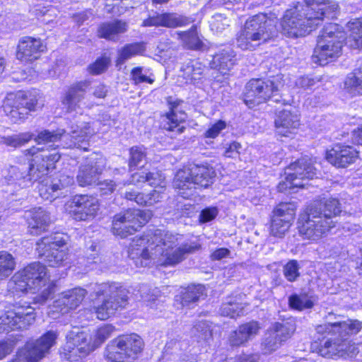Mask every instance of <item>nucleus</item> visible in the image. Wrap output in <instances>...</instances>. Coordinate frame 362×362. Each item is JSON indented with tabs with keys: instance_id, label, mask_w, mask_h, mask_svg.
I'll use <instances>...</instances> for the list:
<instances>
[{
	"instance_id": "obj_53",
	"label": "nucleus",
	"mask_w": 362,
	"mask_h": 362,
	"mask_svg": "<svg viewBox=\"0 0 362 362\" xmlns=\"http://www.w3.org/2000/svg\"><path fill=\"white\" fill-rule=\"evenodd\" d=\"M130 158L129 165L130 169L133 167L139 165L141 161L146 158L145 149L143 146H133L129 151Z\"/></svg>"
},
{
	"instance_id": "obj_15",
	"label": "nucleus",
	"mask_w": 362,
	"mask_h": 362,
	"mask_svg": "<svg viewBox=\"0 0 362 362\" xmlns=\"http://www.w3.org/2000/svg\"><path fill=\"white\" fill-rule=\"evenodd\" d=\"M35 289L41 290L40 293L35 298L39 303H45L54 292V284L50 281L47 267L40 262H33L23 269Z\"/></svg>"
},
{
	"instance_id": "obj_55",
	"label": "nucleus",
	"mask_w": 362,
	"mask_h": 362,
	"mask_svg": "<svg viewBox=\"0 0 362 362\" xmlns=\"http://www.w3.org/2000/svg\"><path fill=\"white\" fill-rule=\"evenodd\" d=\"M240 329L247 341L252 340L257 336L260 329L259 324L256 321H251L240 325Z\"/></svg>"
},
{
	"instance_id": "obj_10",
	"label": "nucleus",
	"mask_w": 362,
	"mask_h": 362,
	"mask_svg": "<svg viewBox=\"0 0 362 362\" xmlns=\"http://www.w3.org/2000/svg\"><path fill=\"white\" fill-rule=\"evenodd\" d=\"M310 158H302L290 165L285 172V180L279 182L277 188L281 192H295L303 188L308 180L317 177V169Z\"/></svg>"
},
{
	"instance_id": "obj_48",
	"label": "nucleus",
	"mask_w": 362,
	"mask_h": 362,
	"mask_svg": "<svg viewBox=\"0 0 362 362\" xmlns=\"http://www.w3.org/2000/svg\"><path fill=\"white\" fill-rule=\"evenodd\" d=\"M204 288L202 285L189 286L182 296V304L188 306L191 303L197 301L203 295Z\"/></svg>"
},
{
	"instance_id": "obj_24",
	"label": "nucleus",
	"mask_w": 362,
	"mask_h": 362,
	"mask_svg": "<svg viewBox=\"0 0 362 362\" xmlns=\"http://www.w3.org/2000/svg\"><path fill=\"white\" fill-rule=\"evenodd\" d=\"M86 295V290L80 287L64 291L54 301L53 307L57 312L67 313L76 309Z\"/></svg>"
},
{
	"instance_id": "obj_59",
	"label": "nucleus",
	"mask_w": 362,
	"mask_h": 362,
	"mask_svg": "<svg viewBox=\"0 0 362 362\" xmlns=\"http://www.w3.org/2000/svg\"><path fill=\"white\" fill-rule=\"evenodd\" d=\"M230 21L224 16L216 13L211 18L210 26L212 30L221 32L229 25Z\"/></svg>"
},
{
	"instance_id": "obj_61",
	"label": "nucleus",
	"mask_w": 362,
	"mask_h": 362,
	"mask_svg": "<svg viewBox=\"0 0 362 362\" xmlns=\"http://www.w3.org/2000/svg\"><path fill=\"white\" fill-rule=\"evenodd\" d=\"M147 182L156 189H163L165 187V177L158 171L148 173Z\"/></svg>"
},
{
	"instance_id": "obj_25",
	"label": "nucleus",
	"mask_w": 362,
	"mask_h": 362,
	"mask_svg": "<svg viewBox=\"0 0 362 362\" xmlns=\"http://www.w3.org/2000/svg\"><path fill=\"white\" fill-rule=\"evenodd\" d=\"M63 136L66 137L67 136L65 135V131L62 129H58L54 131L47 129L42 130L39 132L37 135L33 139L38 144H43L47 145V149L45 150L41 148L33 146L29 149L25 150L24 154L25 156H34L40 151H42V154H44V151L48 154L57 152L55 148H54V143L61 140Z\"/></svg>"
},
{
	"instance_id": "obj_33",
	"label": "nucleus",
	"mask_w": 362,
	"mask_h": 362,
	"mask_svg": "<svg viewBox=\"0 0 362 362\" xmlns=\"http://www.w3.org/2000/svg\"><path fill=\"white\" fill-rule=\"evenodd\" d=\"M127 24L122 21L104 23L99 26L98 35L100 37L116 42L119 35L127 30Z\"/></svg>"
},
{
	"instance_id": "obj_64",
	"label": "nucleus",
	"mask_w": 362,
	"mask_h": 362,
	"mask_svg": "<svg viewBox=\"0 0 362 362\" xmlns=\"http://www.w3.org/2000/svg\"><path fill=\"white\" fill-rule=\"evenodd\" d=\"M110 62L109 58L101 57L89 66V71L93 74H100L107 69Z\"/></svg>"
},
{
	"instance_id": "obj_35",
	"label": "nucleus",
	"mask_w": 362,
	"mask_h": 362,
	"mask_svg": "<svg viewBox=\"0 0 362 362\" xmlns=\"http://www.w3.org/2000/svg\"><path fill=\"white\" fill-rule=\"evenodd\" d=\"M196 186L207 187L213 183L216 176L214 169L208 165H191Z\"/></svg>"
},
{
	"instance_id": "obj_44",
	"label": "nucleus",
	"mask_w": 362,
	"mask_h": 362,
	"mask_svg": "<svg viewBox=\"0 0 362 362\" xmlns=\"http://www.w3.org/2000/svg\"><path fill=\"white\" fill-rule=\"evenodd\" d=\"M34 135L30 132H23L18 134L3 136L0 143L13 148L21 147L30 141Z\"/></svg>"
},
{
	"instance_id": "obj_28",
	"label": "nucleus",
	"mask_w": 362,
	"mask_h": 362,
	"mask_svg": "<svg viewBox=\"0 0 362 362\" xmlns=\"http://www.w3.org/2000/svg\"><path fill=\"white\" fill-rule=\"evenodd\" d=\"M173 186L185 199L193 195L197 188L191 165L180 169L175 175Z\"/></svg>"
},
{
	"instance_id": "obj_49",
	"label": "nucleus",
	"mask_w": 362,
	"mask_h": 362,
	"mask_svg": "<svg viewBox=\"0 0 362 362\" xmlns=\"http://www.w3.org/2000/svg\"><path fill=\"white\" fill-rule=\"evenodd\" d=\"M289 305L294 309L302 310L303 309L311 308L314 303L313 300L306 295L294 294L289 297Z\"/></svg>"
},
{
	"instance_id": "obj_4",
	"label": "nucleus",
	"mask_w": 362,
	"mask_h": 362,
	"mask_svg": "<svg viewBox=\"0 0 362 362\" xmlns=\"http://www.w3.org/2000/svg\"><path fill=\"white\" fill-rule=\"evenodd\" d=\"M114 331L115 327L107 324L96 329L93 334L71 332L66 337L67 341L64 348V358L70 362L78 361L98 348L111 337Z\"/></svg>"
},
{
	"instance_id": "obj_6",
	"label": "nucleus",
	"mask_w": 362,
	"mask_h": 362,
	"mask_svg": "<svg viewBox=\"0 0 362 362\" xmlns=\"http://www.w3.org/2000/svg\"><path fill=\"white\" fill-rule=\"evenodd\" d=\"M345 38V33L339 25H327L318 36L312 56L313 62L324 66L334 61L341 54Z\"/></svg>"
},
{
	"instance_id": "obj_51",
	"label": "nucleus",
	"mask_w": 362,
	"mask_h": 362,
	"mask_svg": "<svg viewBox=\"0 0 362 362\" xmlns=\"http://www.w3.org/2000/svg\"><path fill=\"white\" fill-rule=\"evenodd\" d=\"M3 107L4 112L13 119L14 122L24 119L28 113L27 111H23L21 106H18V103L16 102L12 105L6 106V98L4 101Z\"/></svg>"
},
{
	"instance_id": "obj_52",
	"label": "nucleus",
	"mask_w": 362,
	"mask_h": 362,
	"mask_svg": "<svg viewBox=\"0 0 362 362\" xmlns=\"http://www.w3.org/2000/svg\"><path fill=\"white\" fill-rule=\"evenodd\" d=\"M192 332L204 341H208L212 337L211 325L206 321L198 322L193 327Z\"/></svg>"
},
{
	"instance_id": "obj_39",
	"label": "nucleus",
	"mask_w": 362,
	"mask_h": 362,
	"mask_svg": "<svg viewBox=\"0 0 362 362\" xmlns=\"http://www.w3.org/2000/svg\"><path fill=\"white\" fill-rule=\"evenodd\" d=\"M18 103V106H21L24 111H35L37 105V99L35 96L28 98L25 93H8L6 95V106L12 105L13 103Z\"/></svg>"
},
{
	"instance_id": "obj_20",
	"label": "nucleus",
	"mask_w": 362,
	"mask_h": 362,
	"mask_svg": "<svg viewBox=\"0 0 362 362\" xmlns=\"http://www.w3.org/2000/svg\"><path fill=\"white\" fill-rule=\"evenodd\" d=\"M358 151L354 146L344 144H334L326 151V160L337 168H347L356 161Z\"/></svg>"
},
{
	"instance_id": "obj_56",
	"label": "nucleus",
	"mask_w": 362,
	"mask_h": 362,
	"mask_svg": "<svg viewBox=\"0 0 362 362\" xmlns=\"http://www.w3.org/2000/svg\"><path fill=\"white\" fill-rule=\"evenodd\" d=\"M267 334V336L266 337L262 346H264L263 349L265 353H270L276 350L280 346L281 342L271 329L268 331Z\"/></svg>"
},
{
	"instance_id": "obj_57",
	"label": "nucleus",
	"mask_w": 362,
	"mask_h": 362,
	"mask_svg": "<svg viewBox=\"0 0 362 362\" xmlns=\"http://www.w3.org/2000/svg\"><path fill=\"white\" fill-rule=\"evenodd\" d=\"M126 182H118L112 180H105L103 181L97 182L98 189L102 194L106 195L113 193L118 187L120 185H126Z\"/></svg>"
},
{
	"instance_id": "obj_42",
	"label": "nucleus",
	"mask_w": 362,
	"mask_h": 362,
	"mask_svg": "<svg viewBox=\"0 0 362 362\" xmlns=\"http://www.w3.org/2000/svg\"><path fill=\"white\" fill-rule=\"evenodd\" d=\"M344 88L350 93L362 95V66L347 76Z\"/></svg>"
},
{
	"instance_id": "obj_9",
	"label": "nucleus",
	"mask_w": 362,
	"mask_h": 362,
	"mask_svg": "<svg viewBox=\"0 0 362 362\" xmlns=\"http://www.w3.org/2000/svg\"><path fill=\"white\" fill-rule=\"evenodd\" d=\"M284 84L282 75H276L267 81L251 79L245 88L244 103L249 108H253L276 95Z\"/></svg>"
},
{
	"instance_id": "obj_27",
	"label": "nucleus",
	"mask_w": 362,
	"mask_h": 362,
	"mask_svg": "<svg viewBox=\"0 0 362 362\" xmlns=\"http://www.w3.org/2000/svg\"><path fill=\"white\" fill-rule=\"evenodd\" d=\"M274 124L279 135L289 136L300 126L299 115L296 112L284 110L277 115Z\"/></svg>"
},
{
	"instance_id": "obj_47",
	"label": "nucleus",
	"mask_w": 362,
	"mask_h": 362,
	"mask_svg": "<svg viewBox=\"0 0 362 362\" xmlns=\"http://www.w3.org/2000/svg\"><path fill=\"white\" fill-rule=\"evenodd\" d=\"M220 313L223 316L234 318L243 313V305L237 299H230L223 303Z\"/></svg>"
},
{
	"instance_id": "obj_19",
	"label": "nucleus",
	"mask_w": 362,
	"mask_h": 362,
	"mask_svg": "<svg viewBox=\"0 0 362 362\" xmlns=\"http://www.w3.org/2000/svg\"><path fill=\"white\" fill-rule=\"evenodd\" d=\"M69 213L76 221H89L95 217L100 209L98 199L91 195L74 196L69 202Z\"/></svg>"
},
{
	"instance_id": "obj_63",
	"label": "nucleus",
	"mask_w": 362,
	"mask_h": 362,
	"mask_svg": "<svg viewBox=\"0 0 362 362\" xmlns=\"http://www.w3.org/2000/svg\"><path fill=\"white\" fill-rule=\"evenodd\" d=\"M226 123L223 120H218L209 126L204 133V136L209 139L216 138L221 131L226 128Z\"/></svg>"
},
{
	"instance_id": "obj_37",
	"label": "nucleus",
	"mask_w": 362,
	"mask_h": 362,
	"mask_svg": "<svg viewBox=\"0 0 362 362\" xmlns=\"http://www.w3.org/2000/svg\"><path fill=\"white\" fill-rule=\"evenodd\" d=\"M146 50L144 42L127 44L117 51L116 66L124 64L127 60L138 55H142Z\"/></svg>"
},
{
	"instance_id": "obj_29",
	"label": "nucleus",
	"mask_w": 362,
	"mask_h": 362,
	"mask_svg": "<svg viewBox=\"0 0 362 362\" xmlns=\"http://www.w3.org/2000/svg\"><path fill=\"white\" fill-rule=\"evenodd\" d=\"M189 19L175 13H164L151 16L143 21V26H163L176 28L189 23Z\"/></svg>"
},
{
	"instance_id": "obj_45",
	"label": "nucleus",
	"mask_w": 362,
	"mask_h": 362,
	"mask_svg": "<svg viewBox=\"0 0 362 362\" xmlns=\"http://www.w3.org/2000/svg\"><path fill=\"white\" fill-rule=\"evenodd\" d=\"M182 71L187 83H195L201 78L202 68L197 62L190 61L182 68Z\"/></svg>"
},
{
	"instance_id": "obj_60",
	"label": "nucleus",
	"mask_w": 362,
	"mask_h": 362,
	"mask_svg": "<svg viewBox=\"0 0 362 362\" xmlns=\"http://www.w3.org/2000/svg\"><path fill=\"white\" fill-rule=\"evenodd\" d=\"M132 79L136 84L141 83H153L154 80L147 74L146 71H144L142 67H135L131 71Z\"/></svg>"
},
{
	"instance_id": "obj_34",
	"label": "nucleus",
	"mask_w": 362,
	"mask_h": 362,
	"mask_svg": "<svg viewBox=\"0 0 362 362\" xmlns=\"http://www.w3.org/2000/svg\"><path fill=\"white\" fill-rule=\"evenodd\" d=\"M236 59L234 51L231 48H226L216 54L212 60V65L221 74H226L235 64Z\"/></svg>"
},
{
	"instance_id": "obj_32",
	"label": "nucleus",
	"mask_w": 362,
	"mask_h": 362,
	"mask_svg": "<svg viewBox=\"0 0 362 362\" xmlns=\"http://www.w3.org/2000/svg\"><path fill=\"white\" fill-rule=\"evenodd\" d=\"M25 216L29 228L33 230L31 233L35 235L45 230L50 222L49 214L40 207L34 208L27 211Z\"/></svg>"
},
{
	"instance_id": "obj_41",
	"label": "nucleus",
	"mask_w": 362,
	"mask_h": 362,
	"mask_svg": "<svg viewBox=\"0 0 362 362\" xmlns=\"http://www.w3.org/2000/svg\"><path fill=\"white\" fill-rule=\"evenodd\" d=\"M177 35L182 46L187 49H199L203 45L194 27L192 28L188 31L178 33Z\"/></svg>"
},
{
	"instance_id": "obj_21",
	"label": "nucleus",
	"mask_w": 362,
	"mask_h": 362,
	"mask_svg": "<svg viewBox=\"0 0 362 362\" xmlns=\"http://www.w3.org/2000/svg\"><path fill=\"white\" fill-rule=\"evenodd\" d=\"M90 86L89 81H80L69 88L62 97L61 103L63 109L66 112H77L82 109V105H86L85 100L86 91Z\"/></svg>"
},
{
	"instance_id": "obj_36",
	"label": "nucleus",
	"mask_w": 362,
	"mask_h": 362,
	"mask_svg": "<svg viewBox=\"0 0 362 362\" xmlns=\"http://www.w3.org/2000/svg\"><path fill=\"white\" fill-rule=\"evenodd\" d=\"M8 286L9 290L13 293H25L28 291L32 293L37 292V290L35 289L33 284H32L26 274H24V271L23 269L16 272L13 275L11 279L8 281Z\"/></svg>"
},
{
	"instance_id": "obj_12",
	"label": "nucleus",
	"mask_w": 362,
	"mask_h": 362,
	"mask_svg": "<svg viewBox=\"0 0 362 362\" xmlns=\"http://www.w3.org/2000/svg\"><path fill=\"white\" fill-rule=\"evenodd\" d=\"M150 210L128 209L115 216L112 230L122 238L127 237L145 225L152 217Z\"/></svg>"
},
{
	"instance_id": "obj_1",
	"label": "nucleus",
	"mask_w": 362,
	"mask_h": 362,
	"mask_svg": "<svg viewBox=\"0 0 362 362\" xmlns=\"http://www.w3.org/2000/svg\"><path fill=\"white\" fill-rule=\"evenodd\" d=\"M338 6L328 0H303L287 9L282 18V33L288 37H299L309 34L333 13Z\"/></svg>"
},
{
	"instance_id": "obj_17",
	"label": "nucleus",
	"mask_w": 362,
	"mask_h": 362,
	"mask_svg": "<svg viewBox=\"0 0 362 362\" xmlns=\"http://www.w3.org/2000/svg\"><path fill=\"white\" fill-rule=\"evenodd\" d=\"M296 215V208L291 203H281L273 211L271 219L270 235L282 238L288 233Z\"/></svg>"
},
{
	"instance_id": "obj_11",
	"label": "nucleus",
	"mask_w": 362,
	"mask_h": 362,
	"mask_svg": "<svg viewBox=\"0 0 362 362\" xmlns=\"http://www.w3.org/2000/svg\"><path fill=\"white\" fill-rule=\"evenodd\" d=\"M143 345L141 338L136 334L120 336L107 345L104 356L110 362H129L136 358Z\"/></svg>"
},
{
	"instance_id": "obj_14",
	"label": "nucleus",
	"mask_w": 362,
	"mask_h": 362,
	"mask_svg": "<svg viewBox=\"0 0 362 362\" xmlns=\"http://www.w3.org/2000/svg\"><path fill=\"white\" fill-rule=\"evenodd\" d=\"M35 320V309L28 303H18L0 315V332L25 329Z\"/></svg>"
},
{
	"instance_id": "obj_54",
	"label": "nucleus",
	"mask_w": 362,
	"mask_h": 362,
	"mask_svg": "<svg viewBox=\"0 0 362 362\" xmlns=\"http://www.w3.org/2000/svg\"><path fill=\"white\" fill-rule=\"evenodd\" d=\"M284 276L288 281H294L300 276L299 264L297 260H290L284 267Z\"/></svg>"
},
{
	"instance_id": "obj_62",
	"label": "nucleus",
	"mask_w": 362,
	"mask_h": 362,
	"mask_svg": "<svg viewBox=\"0 0 362 362\" xmlns=\"http://www.w3.org/2000/svg\"><path fill=\"white\" fill-rule=\"evenodd\" d=\"M340 358H352L358 353V349L355 344L343 341L341 342Z\"/></svg>"
},
{
	"instance_id": "obj_38",
	"label": "nucleus",
	"mask_w": 362,
	"mask_h": 362,
	"mask_svg": "<svg viewBox=\"0 0 362 362\" xmlns=\"http://www.w3.org/2000/svg\"><path fill=\"white\" fill-rule=\"evenodd\" d=\"M163 189H155L148 194L136 193L135 192H127L125 198L129 200H134L139 205H153L163 199Z\"/></svg>"
},
{
	"instance_id": "obj_16",
	"label": "nucleus",
	"mask_w": 362,
	"mask_h": 362,
	"mask_svg": "<svg viewBox=\"0 0 362 362\" xmlns=\"http://www.w3.org/2000/svg\"><path fill=\"white\" fill-rule=\"evenodd\" d=\"M177 242L170 247L160 243L158 247L159 255L156 261V266L175 265L182 261L187 254L199 250L201 245L197 243H185L177 247L179 243V237L173 235Z\"/></svg>"
},
{
	"instance_id": "obj_7",
	"label": "nucleus",
	"mask_w": 362,
	"mask_h": 362,
	"mask_svg": "<svg viewBox=\"0 0 362 362\" xmlns=\"http://www.w3.org/2000/svg\"><path fill=\"white\" fill-rule=\"evenodd\" d=\"M92 290L97 296H106L107 297L100 305H95L93 308L99 320L108 319L119 308H123L127 302V291L119 283L95 284Z\"/></svg>"
},
{
	"instance_id": "obj_22",
	"label": "nucleus",
	"mask_w": 362,
	"mask_h": 362,
	"mask_svg": "<svg viewBox=\"0 0 362 362\" xmlns=\"http://www.w3.org/2000/svg\"><path fill=\"white\" fill-rule=\"evenodd\" d=\"M73 182V178L65 175H60L59 178L46 177L39 183V194L44 199L54 200L63 194L62 191Z\"/></svg>"
},
{
	"instance_id": "obj_3",
	"label": "nucleus",
	"mask_w": 362,
	"mask_h": 362,
	"mask_svg": "<svg viewBox=\"0 0 362 362\" xmlns=\"http://www.w3.org/2000/svg\"><path fill=\"white\" fill-rule=\"evenodd\" d=\"M176 242L177 238L172 233L160 229L150 230L132 239L128 250L129 257L137 267H151L156 264L160 254L158 250L160 243L170 247Z\"/></svg>"
},
{
	"instance_id": "obj_30",
	"label": "nucleus",
	"mask_w": 362,
	"mask_h": 362,
	"mask_svg": "<svg viewBox=\"0 0 362 362\" xmlns=\"http://www.w3.org/2000/svg\"><path fill=\"white\" fill-rule=\"evenodd\" d=\"M95 134L94 129L88 122H80L71 126L69 140L65 143L66 148H78L86 149L83 146L84 144L88 141L89 138Z\"/></svg>"
},
{
	"instance_id": "obj_18",
	"label": "nucleus",
	"mask_w": 362,
	"mask_h": 362,
	"mask_svg": "<svg viewBox=\"0 0 362 362\" xmlns=\"http://www.w3.org/2000/svg\"><path fill=\"white\" fill-rule=\"evenodd\" d=\"M332 314L326 317L324 324L316 327V332L320 334L338 335L344 338L351 334H357L361 329V322L358 320H348L341 321Z\"/></svg>"
},
{
	"instance_id": "obj_23",
	"label": "nucleus",
	"mask_w": 362,
	"mask_h": 362,
	"mask_svg": "<svg viewBox=\"0 0 362 362\" xmlns=\"http://www.w3.org/2000/svg\"><path fill=\"white\" fill-rule=\"evenodd\" d=\"M45 47L40 38L24 37L19 41L16 58L23 63L33 62L40 57Z\"/></svg>"
},
{
	"instance_id": "obj_2",
	"label": "nucleus",
	"mask_w": 362,
	"mask_h": 362,
	"mask_svg": "<svg viewBox=\"0 0 362 362\" xmlns=\"http://www.w3.org/2000/svg\"><path fill=\"white\" fill-rule=\"evenodd\" d=\"M341 212V204L337 199L331 197L315 202L308 213L298 219L300 235L303 240H319L336 226L334 218Z\"/></svg>"
},
{
	"instance_id": "obj_58",
	"label": "nucleus",
	"mask_w": 362,
	"mask_h": 362,
	"mask_svg": "<svg viewBox=\"0 0 362 362\" xmlns=\"http://www.w3.org/2000/svg\"><path fill=\"white\" fill-rule=\"evenodd\" d=\"M228 341L230 346L238 347L245 345L248 341L239 326L235 330L230 333Z\"/></svg>"
},
{
	"instance_id": "obj_46",
	"label": "nucleus",
	"mask_w": 362,
	"mask_h": 362,
	"mask_svg": "<svg viewBox=\"0 0 362 362\" xmlns=\"http://www.w3.org/2000/svg\"><path fill=\"white\" fill-rule=\"evenodd\" d=\"M270 329L279 341L282 342L291 337L296 327L293 323L287 322L285 323L276 322Z\"/></svg>"
},
{
	"instance_id": "obj_13",
	"label": "nucleus",
	"mask_w": 362,
	"mask_h": 362,
	"mask_svg": "<svg viewBox=\"0 0 362 362\" xmlns=\"http://www.w3.org/2000/svg\"><path fill=\"white\" fill-rule=\"evenodd\" d=\"M36 251L49 267H59L66 264L68 250L64 240L59 235L43 237L37 243Z\"/></svg>"
},
{
	"instance_id": "obj_26",
	"label": "nucleus",
	"mask_w": 362,
	"mask_h": 362,
	"mask_svg": "<svg viewBox=\"0 0 362 362\" xmlns=\"http://www.w3.org/2000/svg\"><path fill=\"white\" fill-rule=\"evenodd\" d=\"M104 168V160L102 158H90L81 165L76 180L81 187H86L97 183L99 175Z\"/></svg>"
},
{
	"instance_id": "obj_50",
	"label": "nucleus",
	"mask_w": 362,
	"mask_h": 362,
	"mask_svg": "<svg viewBox=\"0 0 362 362\" xmlns=\"http://www.w3.org/2000/svg\"><path fill=\"white\" fill-rule=\"evenodd\" d=\"M341 342L327 341L319 349V354L326 358H340Z\"/></svg>"
},
{
	"instance_id": "obj_31",
	"label": "nucleus",
	"mask_w": 362,
	"mask_h": 362,
	"mask_svg": "<svg viewBox=\"0 0 362 362\" xmlns=\"http://www.w3.org/2000/svg\"><path fill=\"white\" fill-rule=\"evenodd\" d=\"M169 103L170 105V110L163 117L162 126L163 129L168 131L175 132L177 134H180L185 129L181 124L185 122L186 115L184 112L178 110V103L176 102L173 103L171 102Z\"/></svg>"
},
{
	"instance_id": "obj_43",
	"label": "nucleus",
	"mask_w": 362,
	"mask_h": 362,
	"mask_svg": "<svg viewBox=\"0 0 362 362\" xmlns=\"http://www.w3.org/2000/svg\"><path fill=\"white\" fill-rule=\"evenodd\" d=\"M16 268L13 255L6 251L0 252V281L8 277Z\"/></svg>"
},
{
	"instance_id": "obj_5",
	"label": "nucleus",
	"mask_w": 362,
	"mask_h": 362,
	"mask_svg": "<svg viewBox=\"0 0 362 362\" xmlns=\"http://www.w3.org/2000/svg\"><path fill=\"white\" fill-rule=\"evenodd\" d=\"M274 21L265 13L248 18L237 34V46L243 50H253L272 37Z\"/></svg>"
},
{
	"instance_id": "obj_40",
	"label": "nucleus",
	"mask_w": 362,
	"mask_h": 362,
	"mask_svg": "<svg viewBox=\"0 0 362 362\" xmlns=\"http://www.w3.org/2000/svg\"><path fill=\"white\" fill-rule=\"evenodd\" d=\"M350 32L347 43L353 48L362 47V18H356L347 23Z\"/></svg>"
},
{
	"instance_id": "obj_8",
	"label": "nucleus",
	"mask_w": 362,
	"mask_h": 362,
	"mask_svg": "<svg viewBox=\"0 0 362 362\" xmlns=\"http://www.w3.org/2000/svg\"><path fill=\"white\" fill-rule=\"evenodd\" d=\"M34 156L28 168H11V173L14 174L18 185L22 188L29 187L34 182L44 179V176L47 174L48 170L54 168V163L61 157L58 152L48 154L45 151L44 154L40 156L37 154Z\"/></svg>"
}]
</instances>
